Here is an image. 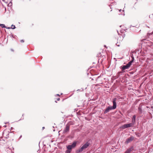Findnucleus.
<instances>
[{
  "label": "nucleus",
  "instance_id": "nucleus-3",
  "mask_svg": "<svg viewBox=\"0 0 153 153\" xmlns=\"http://www.w3.org/2000/svg\"><path fill=\"white\" fill-rule=\"evenodd\" d=\"M115 109L112 106H108L107 108L104 111V114H106L108 112H109L111 110Z\"/></svg>",
  "mask_w": 153,
  "mask_h": 153
},
{
  "label": "nucleus",
  "instance_id": "nucleus-15",
  "mask_svg": "<svg viewBox=\"0 0 153 153\" xmlns=\"http://www.w3.org/2000/svg\"><path fill=\"white\" fill-rule=\"evenodd\" d=\"M2 28H7V27L4 24H1L0 25Z\"/></svg>",
  "mask_w": 153,
  "mask_h": 153
},
{
  "label": "nucleus",
  "instance_id": "nucleus-18",
  "mask_svg": "<svg viewBox=\"0 0 153 153\" xmlns=\"http://www.w3.org/2000/svg\"><path fill=\"white\" fill-rule=\"evenodd\" d=\"M10 28L12 29H14L16 27L14 25H11V26L10 27Z\"/></svg>",
  "mask_w": 153,
  "mask_h": 153
},
{
  "label": "nucleus",
  "instance_id": "nucleus-30",
  "mask_svg": "<svg viewBox=\"0 0 153 153\" xmlns=\"http://www.w3.org/2000/svg\"><path fill=\"white\" fill-rule=\"evenodd\" d=\"M12 51H13V50L12 49H11Z\"/></svg>",
  "mask_w": 153,
  "mask_h": 153
},
{
  "label": "nucleus",
  "instance_id": "nucleus-24",
  "mask_svg": "<svg viewBox=\"0 0 153 153\" xmlns=\"http://www.w3.org/2000/svg\"><path fill=\"white\" fill-rule=\"evenodd\" d=\"M22 137V135H21L20 136V137H19V139H20Z\"/></svg>",
  "mask_w": 153,
  "mask_h": 153
},
{
  "label": "nucleus",
  "instance_id": "nucleus-11",
  "mask_svg": "<svg viewBox=\"0 0 153 153\" xmlns=\"http://www.w3.org/2000/svg\"><path fill=\"white\" fill-rule=\"evenodd\" d=\"M128 67L126 65H123L122 67V70L123 71L126 69H128Z\"/></svg>",
  "mask_w": 153,
  "mask_h": 153
},
{
  "label": "nucleus",
  "instance_id": "nucleus-1",
  "mask_svg": "<svg viewBox=\"0 0 153 153\" xmlns=\"http://www.w3.org/2000/svg\"><path fill=\"white\" fill-rule=\"evenodd\" d=\"M133 126V124H132L131 123L126 124L121 126L120 128L123 129H124L126 128L132 127Z\"/></svg>",
  "mask_w": 153,
  "mask_h": 153
},
{
  "label": "nucleus",
  "instance_id": "nucleus-17",
  "mask_svg": "<svg viewBox=\"0 0 153 153\" xmlns=\"http://www.w3.org/2000/svg\"><path fill=\"white\" fill-rule=\"evenodd\" d=\"M71 152V150L69 149H68L65 152V153H70Z\"/></svg>",
  "mask_w": 153,
  "mask_h": 153
},
{
  "label": "nucleus",
  "instance_id": "nucleus-9",
  "mask_svg": "<svg viewBox=\"0 0 153 153\" xmlns=\"http://www.w3.org/2000/svg\"><path fill=\"white\" fill-rule=\"evenodd\" d=\"M90 143L88 142H86L85 144L82 146L85 149L88 147L90 145Z\"/></svg>",
  "mask_w": 153,
  "mask_h": 153
},
{
  "label": "nucleus",
  "instance_id": "nucleus-22",
  "mask_svg": "<svg viewBox=\"0 0 153 153\" xmlns=\"http://www.w3.org/2000/svg\"><path fill=\"white\" fill-rule=\"evenodd\" d=\"M20 42H24V40H21V41H20Z\"/></svg>",
  "mask_w": 153,
  "mask_h": 153
},
{
  "label": "nucleus",
  "instance_id": "nucleus-31",
  "mask_svg": "<svg viewBox=\"0 0 153 153\" xmlns=\"http://www.w3.org/2000/svg\"><path fill=\"white\" fill-rule=\"evenodd\" d=\"M152 33H153V31L152 32Z\"/></svg>",
  "mask_w": 153,
  "mask_h": 153
},
{
  "label": "nucleus",
  "instance_id": "nucleus-16",
  "mask_svg": "<svg viewBox=\"0 0 153 153\" xmlns=\"http://www.w3.org/2000/svg\"><path fill=\"white\" fill-rule=\"evenodd\" d=\"M122 73V71H120L118 73H117V76L119 77L120 76Z\"/></svg>",
  "mask_w": 153,
  "mask_h": 153
},
{
  "label": "nucleus",
  "instance_id": "nucleus-2",
  "mask_svg": "<svg viewBox=\"0 0 153 153\" xmlns=\"http://www.w3.org/2000/svg\"><path fill=\"white\" fill-rule=\"evenodd\" d=\"M76 141H74L73 142L72 144L71 145H69L67 146V148L68 149H69L71 150L72 149L74 148L76 146Z\"/></svg>",
  "mask_w": 153,
  "mask_h": 153
},
{
  "label": "nucleus",
  "instance_id": "nucleus-25",
  "mask_svg": "<svg viewBox=\"0 0 153 153\" xmlns=\"http://www.w3.org/2000/svg\"><path fill=\"white\" fill-rule=\"evenodd\" d=\"M60 100V99H59V98H58L57 99V100Z\"/></svg>",
  "mask_w": 153,
  "mask_h": 153
},
{
  "label": "nucleus",
  "instance_id": "nucleus-14",
  "mask_svg": "<svg viewBox=\"0 0 153 153\" xmlns=\"http://www.w3.org/2000/svg\"><path fill=\"white\" fill-rule=\"evenodd\" d=\"M119 11L120 12L121 11H122L121 14H119L120 15H123V16L125 14H124V13L123 10H122L121 9H120V10H119Z\"/></svg>",
  "mask_w": 153,
  "mask_h": 153
},
{
  "label": "nucleus",
  "instance_id": "nucleus-19",
  "mask_svg": "<svg viewBox=\"0 0 153 153\" xmlns=\"http://www.w3.org/2000/svg\"><path fill=\"white\" fill-rule=\"evenodd\" d=\"M126 65L128 67V68H129L130 67V66H131L129 64H128V63Z\"/></svg>",
  "mask_w": 153,
  "mask_h": 153
},
{
  "label": "nucleus",
  "instance_id": "nucleus-21",
  "mask_svg": "<svg viewBox=\"0 0 153 153\" xmlns=\"http://www.w3.org/2000/svg\"><path fill=\"white\" fill-rule=\"evenodd\" d=\"M134 27L132 26V25H131L130 27V29H132V28H131L132 27Z\"/></svg>",
  "mask_w": 153,
  "mask_h": 153
},
{
  "label": "nucleus",
  "instance_id": "nucleus-26",
  "mask_svg": "<svg viewBox=\"0 0 153 153\" xmlns=\"http://www.w3.org/2000/svg\"><path fill=\"white\" fill-rule=\"evenodd\" d=\"M42 128V129L43 130V129H44L45 128V127H43Z\"/></svg>",
  "mask_w": 153,
  "mask_h": 153
},
{
  "label": "nucleus",
  "instance_id": "nucleus-23",
  "mask_svg": "<svg viewBox=\"0 0 153 153\" xmlns=\"http://www.w3.org/2000/svg\"><path fill=\"white\" fill-rule=\"evenodd\" d=\"M5 28L6 29H10L11 28L10 27H7V28Z\"/></svg>",
  "mask_w": 153,
  "mask_h": 153
},
{
  "label": "nucleus",
  "instance_id": "nucleus-10",
  "mask_svg": "<svg viewBox=\"0 0 153 153\" xmlns=\"http://www.w3.org/2000/svg\"><path fill=\"white\" fill-rule=\"evenodd\" d=\"M136 116L135 115H134L132 118V124H133V125H134L135 122Z\"/></svg>",
  "mask_w": 153,
  "mask_h": 153
},
{
  "label": "nucleus",
  "instance_id": "nucleus-20",
  "mask_svg": "<svg viewBox=\"0 0 153 153\" xmlns=\"http://www.w3.org/2000/svg\"><path fill=\"white\" fill-rule=\"evenodd\" d=\"M130 151H126L124 153H129Z\"/></svg>",
  "mask_w": 153,
  "mask_h": 153
},
{
  "label": "nucleus",
  "instance_id": "nucleus-6",
  "mask_svg": "<svg viewBox=\"0 0 153 153\" xmlns=\"http://www.w3.org/2000/svg\"><path fill=\"white\" fill-rule=\"evenodd\" d=\"M143 104L142 103L140 104L138 107V112L140 114H141L142 113V108H143Z\"/></svg>",
  "mask_w": 153,
  "mask_h": 153
},
{
  "label": "nucleus",
  "instance_id": "nucleus-5",
  "mask_svg": "<svg viewBox=\"0 0 153 153\" xmlns=\"http://www.w3.org/2000/svg\"><path fill=\"white\" fill-rule=\"evenodd\" d=\"M69 128L70 126L68 124L66 125L65 129L63 131V133L65 134L68 132L69 131Z\"/></svg>",
  "mask_w": 153,
  "mask_h": 153
},
{
  "label": "nucleus",
  "instance_id": "nucleus-7",
  "mask_svg": "<svg viewBox=\"0 0 153 153\" xmlns=\"http://www.w3.org/2000/svg\"><path fill=\"white\" fill-rule=\"evenodd\" d=\"M134 139V137L131 136L130 137H129L126 139V143H128L133 140Z\"/></svg>",
  "mask_w": 153,
  "mask_h": 153
},
{
  "label": "nucleus",
  "instance_id": "nucleus-28",
  "mask_svg": "<svg viewBox=\"0 0 153 153\" xmlns=\"http://www.w3.org/2000/svg\"><path fill=\"white\" fill-rule=\"evenodd\" d=\"M11 129H13V128H12V127H11Z\"/></svg>",
  "mask_w": 153,
  "mask_h": 153
},
{
  "label": "nucleus",
  "instance_id": "nucleus-12",
  "mask_svg": "<svg viewBox=\"0 0 153 153\" xmlns=\"http://www.w3.org/2000/svg\"><path fill=\"white\" fill-rule=\"evenodd\" d=\"M132 59L131 60L129 61L128 63V64H129L130 66L131 65L132 63L134 61V58L133 57H132Z\"/></svg>",
  "mask_w": 153,
  "mask_h": 153
},
{
  "label": "nucleus",
  "instance_id": "nucleus-4",
  "mask_svg": "<svg viewBox=\"0 0 153 153\" xmlns=\"http://www.w3.org/2000/svg\"><path fill=\"white\" fill-rule=\"evenodd\" d=\"M117 99L116 98H113L112 99V102L113 104V106H112L114 109H116L117 107V105L116 103V101Z\"/></svg>",
  "mask_w": 153,
  "mask_h": 153
},
{
  "label": "nucleus",
  "instance_id": "nucleus-8",
  "mask_svg": "<svg viewBox=\"0 0 153 153\" xmlns=\"http://www.w3.org/2000/svg\"><path fill=\"white\" fill-rule=\"evenodd\" d=\"M84 150H85L84 148L82 146L80 149H79L78 150H77L76 151V153H79L80 152H82Z\"/></svg>",
  "mask_w": 153,
  "mask_h": 153
},
{
  "label": "nucleus",
  "instance_id": "nucleus-13",
  "mask_svg": "<svg viewBox=\"0 0 153 153\" xmlns=\"http://www.w3.org/2000/svg\"><path fill=\"white\" fill-rule=\"evenodd\" d=\"M143 39H142L141 40V42L140 43V44H139V46L140 47V48H142V44H143V42H142V41H143Z\"/></svg>",
  "mask_w": 153,
  "mask_h": 153
},
{
  "label": "nucleus",
  "instance_id": "nucleus-27",
  "mask_svg": "<svg viewBox=\"0 0 153 153\" xmlns=\"http://www.w3.org/2000/svg\"><path fill=\"white\" fill-rule=\"evenodd\" d=\"M117 46H119L120 45H117Z\"/></svg>",
  "mask_w": 153,
  "mask_h": 153
},
{
  "label": "nucleus",
  "instance_id": "nucleus-29",
  "mask_svg": "<svg viewBox=\"0 0 153 153\" xmlns=\"http://www.w3.org/2000/svg\"><path fill=\"white\" fill-rule=\"evenodd\" d=\"M57 95L58 96H59V94H57Z\"/></svg>",
  "mask_w": 153,
  "mask_h": 153
}]
</instances>
